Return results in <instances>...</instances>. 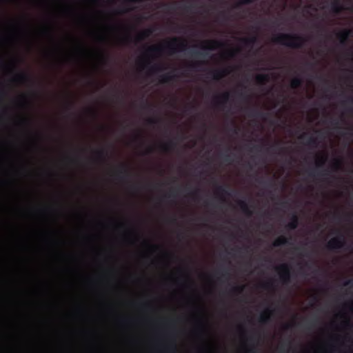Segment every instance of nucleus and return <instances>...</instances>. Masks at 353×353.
I'll use <instances>...</instances> for the list:
<instances>
[{
	"label": "nucleus",
	"mask_w": 353,
	"mask_h": 353,
	"mask_svg": "<svg viewBox=\"0 0 353 353\" xmlns=\"http://www.w3.org/2000/svg\"><path fill=\"white\" fill-rule=\"evenodd\" d=\"M187 43L185 41L174 37L168 41L165 46H152L148 48L147 52L151 54H158L164 50H167L170 54L176 52H182L187 49Z\"/></svg>",
	"instance_id": "1"
},
{
	"label": "nucleus",
	"mask_w": 353,
	"mask_h": 353,
	"mask_svg": "<svg viewBox=\"0 0 353 353\" xmlns=\"http://www.w3.org/2000/svg\"><path fill=\"white\" fill-rule=\"evenodd\" d=\"M306 39L294 34L281 33L273 39V42L294 49H299L304 46Z\"/></svg>",
	"instance_id": "2"
},
{
	"label": "nucleus",
	"mask_w": 353,
	"mask_h": 353,
	"mask_svg": "<svg viewBox=\"0 0 353 353\" xmlns=\"http://www.w3.org/2000/svg\"><path fill=\"white\" fill-rule=\"evenodd\" d=\"M96 226L103 229L121 232L132 230L135 228V223L130 221H120L115 219H110L106 221H97Z\"/></svg>",
	"instance_id": "3"
},
{
	"label": "nucleus",
	"mask_w": 353,
	"mask_h": 353,
	"mask_svg": "<svg viewBox=\"0 0 353 353\" xmlns=\"http://www.w3.org/2000/svg\"><path fill=\"white\" fill-rule=\"evenodd\" d=\"M279 273L280 278L284 285H288L290 283V267L283 263L277 268Z\"/></svg>",
	"instance_id": "4"
},
{
	"label": "nucleus",
	"mask_w": 353,
	"mask_h": 353,
	"mask_svg": "<svg viewBox=\"0 0 353 353\" xmlns=\"http://www.w3.org/2000/svg\"><path fill=\"white\" fill-rule=\"evenodd\" d=\"M299 225V216L296 212H293L290 214V221L284 225V230L286 232L295 230Z\"/></svg>",
	"instance_id": "5"
},
{
	"label": "nucleus",
	"mask_w": 353,
	"mask_h": 353,
	"mask_svg": "<svg viewBox=\"0 0 353 353\" xmlns=\"http://www.w3.org/2000/svg\"><path fill=\"white\" fill-rule=\"evenodd\" d=\"M0 243H97V241H0Z\"/></svg>",
	"instance_id": "6"
},
{
	"label": "nucleus",
	"mask_w": 353,
	"mask_h": 353,
	"mask_svg": "<svg viewBox=\"0 0 353 353\" xmlns=\"http://www.w3.org/2000/svg\"><path fill=\"white\" fill-rule=\"evenodd\" d=\"M229 99L230 93L228 92L223 93L221 96L214 98L216 105L219 108H223L225 105L228 102Z\"/></svg>",
	"instance_id": "7"
},
{
	"label": "nucleus",
	"mask_w": 353,
	"mask_h": 353,
	"mask_svg": "<svg viewBox=\"0 0 353 353\" xmlns=\"http://www.w3.org/2000/svg\"><path fill=\"white\" fill-rule=\"evenodd\" d=\"M224 43L216 41V40H209L205 41V45L202 46L201 48L203 50H214L218 48L223 47Z\"/></svg>",
	"instance_id": "8"
},
{
	"label": "nucleus",
	"mask_w": 353,
	"mask_h": 353,
	"mask_svg": "<svg viewBox=\"0 0 353 353\" xmlns=\"http://www.w3.org/2000/svg\"><path fill=\"white\" fill-rule=\"evenodd\" d=\"M272 313V310L270 308H267L260 315L259 321L260 323L263 325L268 324L271 321V314Z\"/></svg>",
	"instance_id": "9"
},
{
	"label": "nucleus",
	"mask_w": 353,
	"mask_h": 353,
	"mask_svg": "<svg viewBox=\"0 0 353 353\" xmlns=\"http://www.w3.org/2000/svg\"><path fill=\"white\" fill-rule=\"evenodd\" d=\"M130 176V172L124 165H121L117 171V178L121 181L125 180Z\"/></svg>",
	"instance_id": "10"
},
{
	"label": "nucleus",
	"mask_w": 353,
	"mask_h": 353,
	"mask_svg": "<svg viewBox=\"0 0 353 353\" xmlns=\"http://www.w3.org/2000/svg\"><path fill=\"white\" fill-rule=\"evenodd\" d=\"M238 204L241 210V211L248 217H250L253 215V211L250 209V206L244 200H239L238 201Z\"/></svg>",
	"instance_id": "11"
},
{
	"label": "nucleus",
	"mask_w": 353,
	"mask_h": 353,
	"mask_svg": "<svg viewBox=\"0 0 353 353\" xmlns=\"http://www.w3.org/2000/svg\"><path fill=\"white\" fill-rule=\"evenodd\" d=\"M12 81L17 83H26L30 81V79L25 72H19L14 76Z\"/></svg>",
	"instance_id": "12"
},
{
	"label": "nucleus",
	"mask_w": 353,
	"mask_h": 353,
	"mask_svg": "<svg viewBox=\"0 0 353 353\" xmlns=\"http://www.w3.org/2000/svg\"><path fill=\"white\" fill-rule=\"evenodd\" d=\"M350 33L351 31L350 30H344L337 34V38L342 45L346 44Z\"/></svg>",
	"instance_id": "13"
},
{
	"label": "nucleus",
	"mask_w": 353,
	"mask_h": 353,
	"mask_svg": "<svg viewBox=\"0 0 353 353\" xmlns=\"http://www.w3.org/2000/svg\"><path fill=\"white\" fill-rule=\"evenodd\" d=\"M351 217L352 214H346L343 216H342V215L339 212H334L333 214H332V219L336 223L341 222L343 218H344L345 221H347Z\"/></svg>",
	"instance_id": "14"
},
{
	"label": "nucleus",
	"mask_w": 353,
	"mask_h": 353,
	"mask_svg": "<svg viewBox=\"0 0 353 353\" xmlns=\"http://www.w3.org/2000/svg\"><path fill=\"white\" fill-rule=\"evenodd\" d=\"M152 32H153V30L150 28L141 31L137 35V37L135 38V41L140 42V41H143L145 39H146L147 37L150 36L151 34L152 33Z\"/></svg>",
	"instance_id": "15"
},
{
	"label": "nucleus",
	"mask_w": 353,
	"mask_h": 353,
	"mask_svg": "<svg viewBox=\"0 0 353 353\" xmlns=\"http://www.w3.org/2000/svg\"><path fill=\"white\" fill-rule=\"evenodd\" d=\"M228 73L229 70L228 69L214 70L212 72V78L216 81H219Z\"/></svg>",
	"instance_id": "16"
},
{
	"label": "nucleus",
	"mask_w": 353,
	"mask_h": 353,
	"mask_svg": "<svg viewBox=\"0 0 353 353\" xmlns=\"http://www.w3.org/2000/svg\"><path fill=\"white\" fill-rule=\"evenodd\" d=\"M0 245H96V244H0Z\"/></svg>",
	"instance_id": "17"
},
{
	"label": "nucleus",
	"mask_w": 353,
	"mask_h": 353,
	"mask_svg": "<svg viewBox=\"0 0 353 353\" xmlns=\"http://www.w3.org/2000/svg\"><path fill=\"white\" fill-rule=\"evenodd\" d=\"M331 10L333 13L339 14L343 10V7L341 6L339 0H334L331 5Z\"/></svg>",
	"instance_id": "18"
},
{
	"label": "nucleus",
	"mask_w": 353,
	"mask_h": 353,
	"mask_svg": "<svg viewBox=\"0 0 353 353\" xmlns=\"http://www.w3.org/2000/svg\"><path fill=\"white\" fill-rule=\"evenodd\" d=\"M241 40L245 46L251 48L257 42V37L253 36L250 38H243Z\"/></svg>",
	"instance_id": "19"
},
{
	"label": "nucleus",
	"mask_w": 353,
	"mask_h": 353,
	"mask_svg": "<svg viewBox=\"0 0 353 353\" xmlns=\"http://www.w3.org/2000/svg\"><path fill=\"white\" fill-rule=\"evenodd\" d=\"M176 146V142L173 140H170L168 143L161 145V149L165 152H170L174 150Z\"/></svg>",
	"instance_id": "20"
},
{
	"label": "nucleus",
	"mask_w": 353,
	"mask_h": 353,
	"mask_svg": "<svg viewBox=\"0 0 353 353\" xmlns=\"http://www.w3.org/2000/svg\"><path fill=\"white\" fill-rule=\"evenodd\" d=\"M256 81L258 83L263 85L270 80V76L268 74H260L256 76Z\"/></svg>",
	"instance_id": "21"
},
{
	"label": "nucleus",
	"mask_w": 353,
	"mask_h": 353,
	"mask_svg": "<svg viewBox=\"0 0 353 353\" xmlns=\"http://www.w3.org/2000/svg\"><path fill=\"white\" fill-rule=\"evenodd\" d=\"M163 221L165 223L171 225H176L178 224V219L175 215L166 216L164 217Z\"/></svg>",
	"instance_id": "22"
},
{
	"label": "nucleus",
	"mask_w": 353,
	"mask_h": 353,
	"mask_svg": "<svg viewBox=\"0 0 353 353\" xmlns=\"http://www.w3.org/2000/svg\"><path fill=\"white\" fill-rule=\"evenodd\" d=\"M303 84V79L301 77H295L290 82L292 88L296 89L301 87Z\"/></svg>",
	"instance_id": "23"
},
{
	"label": "nucleus",
	"mask_w": 353,
	"mask_h": 353,
	"mask_svg": "<svg viewBox=\"0 0 353 353\" xmlns=\"http://www.w3.org/2000/svg\"><path fill=\"white\" fill-rule=\"evenodd\" d=\"M244 290V285H235L232 287L230 292L232 295H239L242 294Z\"/></svg>",
	"instance_id": "24"
},
{
	"label": "nucleus",
	"mask_w": 353,
	"mask_h": 353,
	"mask_svg": "<svg viewBox=\"0 0 353 353\" xmlns=\"http://www.w3.org/2000/svg\"><path fill=\"white\" fill-rule=\"evenodd\" d=\"M176 76L170 74H165L161 77V81L162 83H168L176 79Z\"/></svg>",
	"instance_id": "25"
},
{
	"label": "nucleus",
	"mask_w": 353,
	"mask_h": 353,
	"mask_svg": "<svg viewBox=\"0 0 353 353\" xmlns=\"http://www.w3.org/2000/svg\"><path fill=\"white\" fill-rule=\"evenodd\" d=\"M327 161V155H322L320 157H317L316 158V167L321 168L323 167Z\"/></svg>",
	"instance_id": "26"
},
{
	"label": "nucleus",
	"mask_w": 353,
	"mask_h": 353,
	"mask_svg": "<svg viewBox=\"0 0 353 353\" xmlns=\"http://www.w3.org/2000/svg\"><path fill=\"white\" fill-rule=\"evenodd\" d=\"M216 192L221 195H230V192L227 190V188L223 185H218L216 187Z\"/></svg>",
	"instance_id": "27"
},
{
	"label": "nucleus",
	"mask_w": 353,
	"mask_h": 353,
	"mask_svg": "<svg viewBox=\"0 0 353 353\" xmlns=\"http://www.w3.org/2000/svg\"><path fill=\"white\" fill-rule=\"evenodd\" d=\"M164 69L161 64H154L150 67V71L151 73L155 74L163 71Z\"/></svg>",
	"instance_id": "28"
},
{
	"label": "nucleus",
	"mask_w": 353,
	"mask_h": 353,
	"mask_svg": "<svg viewBox=\"0 0 353 353\" xmlns=\"http://www.w3.org/2000/svg\"><path fill=\"white\" fill-rule=\"evenodd\" d=\"M96 155L98 159L99 160H105L106 159V157L108 155V152L106 150L101 149L99 150H97L96 152Z\"/></svg>",
	"instance_id": "29"
},
{
	"label": "nucleus",
	"mask_w": 353,
	"mask_h": 353,
	"mask_svg": "<svg viewBox=\"0 0 353 353\" xmlns=\"http://www.w3.org/2000/svg\"><path fill=\"white\" fill-rule=\"evenodd\" d=\"M306 144L307 145H310V146H312L313 148H316L317 145H318V141H317V139L312 137V136H310L308 139H307V141L306 143Z\"/></svg>",
	"instance_id": "30"
},
{
	"label": "nucleus",
	"mask_w": 353,
	"mask_h": 353,
	"mask_svg": "<svg viewBox=\"0 0 353 353\" xmlns=\"http://www.w3.org/2000/svg\"><path fill=\"white\" fill-rule=\"evenodd\" d=\"M191 54L195 57H205L207 56V53L203 51L199 50H191Z\"/></svg>",
	"instance_id": "31"
},
{
	"label": "nucleus",
	"mask_w": 353,
	"mask_h": 353,
	"mask_svg": "<svg viewBox=\"0 0 353 353\" xmlns=\"http://www.w3.org/2000/svg\"><path fill=\"white\" fill-rule=\"evenodd\" d=\"M341 167V161L340 159H335L332 164V168L334 170H339Z\"/></svg>",
	"instance_id": "32"
},
{
	"label": "nucleus",
	"mask_w": 353,
	"mask_h": 353,
	"mask_svg": "<svg viewBox=\"0 0 353 353\" xmlns=\"http://www.w3.org/2000/svg\"><path fill=\"white\" fill-rule=\"evenodd\" d=\"M330 248H341L344 247L345 245H353V244H325Z\"/></svg>",
	"instance_id": "33"
},
{
	"label": "nucleus",
	"mask_w": 353,
	"mask_h": 353,
	"mask_svg": "<svg viewBox=\"0 0 353 353\" xmlns=\"http://www.w3.org/2000/svg\"><path fill=\"white\" fill-rule=\"evenodd\" d=\"M256 0H240L236 4V7L242 5H249L254 3Z\"/></svg>",
	"instance_id": "34"
},
{
	"label": "nucleus",
	"mask_w": 353,
	"mask_h": 353,
	"mask_svg": "<svg viewBox=\"0 0 353 353\" xmlns=\"http://www.w3.org/2000/svg\"><path fill=\"white\" fill-rule=\"evenodd\" d=\"M203 64L202 62H197L188 66V69L190 70H197L199 67Z\"/></svg>",
	"instance_id": "35"
},
{
	"label": "nucleus",
	"mask_w": 353,
	"mask_h": 353,
	"mask_svg": "<svg viewBox=\"0 0 353 353\" xmlns=\"http://www.w3.org/2000/svg\"><path fill=\"white\" fill-rule=\"evenodd\" d=\"M264 115H265L264 113H263L261 112H259L257 110H252V116L263 117Z\"/></svg>",
	"instance_id": "36"
},
{
	"label": "nucleus",
	"mask_w": 353,
	"mask_h": 353,
	"mask_svg": "<svg viewBox=\"0 0 353 353\" xmlns=\"http://www.w3.org/2000/svg\"><path fill=\"white\" fill-rule=\"evenodd\" d=\"M148 123L150 125H156L160 121L159 119H154V118H150L147 120Z\"/></svg>",
	"instance_id": "37"
},
{
	"label": "nucleus",
	"mask_w": 353,
	"mask_h": 353,
	"mask_svg": "<svg viewBox=\"0 0 353 353\" xmlns=\"http://www.w3.org/2000/svg\"><path fill=\"white\" fill-rule=\"evenodd\" d=\"M248 243H252L251 241H249ZM255 243H266L265 241H256ZM271 243H290L289 241H288L287 240L285 239H278V240H276V241H272Z\"/></svg>",
	"instance_id": "38"
},
{
	"label": "nucleus",
	"mask_w": 353,
	"mask_h": 353,
	"mask_svg": "<svg viewBox=\"0 0 353 353\" xmlns=\"http://www.w3.org/2000/svg\"><path fill=\"white\" fill-rule=\"evenodd\" d=\"M165 347L167 350H174L176 348V345L173 343H168Z\"/></svg>",
	"instance_id": "39"
},
{
	"label": "nucleus",
	"mask_w": 353,
	"mask_h": 353,
	"mask_svg": "<svg viewBox=\"0 0 353 353\" xmlns=\"http://www.w3.org/2000/svg\"><path fill=\"white\" fill-rule=\"evenodd\" d=\"M223 160L225 161V162H231L232 161V159H231V155L229 154H226L223 156Z\"/></svg>",
	"instance_id": "40"
},
{
	"label": "nucleus",
	"mask_w": 353,
	"mask_h": 353,
	"mask_svg": "<svg viewBox=\"0 0 353 353\" xmlns=\"http://www.w3.org/2000/svg\"><path fill=\"white\" fill-rule=\"evenodd\" d=\"M237 50H231L228 52V56L230 58H232L235 56Z\"/></svg>",
	"instance_id": "41"
},
{
	"label": "nucleus",
	"mask_w": 353,
	"mask_h": 353,
	"mask_svg": "<svg viewBox=\"0 0 353 353\" xmlns=\"http://www.w3.org/2000/svg\"><path fill=\"white\" fill-rule=\"evenodd\" d=\"M199 190V189H196V190L192 192L190 195L194 199H196Z\"/></svg>",
	"instance_id": "42"
},
{
	"label": "nucleus",
	"mask_w": 353,
	"mask_h": 353,
	"mask_svg": "<svg viewBox=\"0 0 353 353\" xmlns=\"http://www.w3.org/2000/svg\"><path fill=\"white\" fill-rule=\"evenodd\" d=\"M272 287V283L270 282L266 283L263 285V288L265 289H267V290L271 288Z\"/></svg>",
	"instance_id": "43"
},
{
	"label": "nucleus",
	"mask_w": 353,
	"mask_h": 353,
	"mask_svg": "<svg viewBox=\"0 0 353 353\" xmlns=\"http://www.w3.org/2000/svg\"><path fill=\"white\" fill-rule=\"evenodd\" d=\"M246 353H256L255 346H252L247 350Z\"/></svg>",
	"instance_id": "44"
},
{
	"label": "nucleus",
	"mask_w": 353,
	"mask_h": 353,
	"mask_svg": "<svg viewBox=\"0 0 353 353\" xmlns=\"http://www.w3.org/2000/svg\"><path fill=\"white\" fill-rule=\"evenodd\" d=\"M10 225V223H8V222H6V221H3L1 218H0V227H2V226H8Z\"/></svg>",
	"instance_id": "45"
},
{
	"label": "nucleus",
	"mask_w": 353,
	"mask_h": 353,
	"mask_svg": "<svg viewBox=\"0 0 353 353\" xmlns=\"http://www.w3.org/2000/svg\"><path fill=\"white\" fill-rule=\"evenodd\" d=\"M230 276V273L228 272V271H225L224 272H223L222 274V277H224L227 279H228Z\"/></svg>",
	"instance_id": "46"
},
{
	"label": "nucleus",
	"mask_w": 353,
	"mask_h": 353,
	"mask_svg": "<svg viewBox=\"0 0 353 353\" xmlns=\"http://www.w3.org/2000/svg\"><path fill=\"white\" fill-rule=\"evenodd\" d=\"M142 107L144 109H149V110L152 109V105H150V104H149L148 103L143 104V105Z\"/></svg>",
	"instance_id": "47"
},
{
	"label": "nucleus",
	"mask_w": 353,
	"mask_h": 353,
	"mask_svg": "<svg viewBox=\"0 0 353 353\" xmlns=\"http://www.w3.org/2000/svg\"><path fill=\"white\" fill-rule=\"evenodd\" d=\"M347 55L348 57L349 60L350 61H352V59H353V54H352V52H348L347 53Z\"/></svg>",
	"instance_id": "48"
},
{
	"label": "nucleus",
	"mask_w": 353,
	"mask_h": 353,
	"mask_svg": "<svg viewBox=\"0 0 353 353\" xmlns=\"http://www.w3.org/2000/svg\"><path fill=\"white\" fill-rule=\"evenodd\" d=\"M152 152H153V148L152 147H149L146 152H145V154H151Z\"/></svg>",
	"instance_id": "49"
},
{
	"label": "nucleus",
	"mask_w": 353,
	"mask_h": 353,
	"mask_svg": "<svg viewBox=\"0 0 353 353\" xmlns=\"http://www.w3.org/2000/svg\"><path fill=\"white\" fill-rule=\"evenodd\" d=\"M331 123H332V125H334V128H336L339 127V122H338L337 121H335V120H334V121H332L331 122Z\"/></svg>",
	"instance_id": "50"
},
{
	"label": "nucleus",
	"mask_w": 353,
	"mask_h": 353,
	"mask_svg": "<svg viewBox=\"0 0 353 353\" xmlns=\"http://www.w3.org/2000/svg\"><path fill=\"white\" fill-rule=\"evenodd\" d=\"M141 136L139 134H136L134 137V141H141Z\"/></svg>",
	"instance_id": "51"
},
{
	"label": "nucleus",
	"mask_w": 353,
	"mask_h": 353,
	"mask_svg": "<svg viewBox=\"0 0 353 353\" xmlns=\"http://www.w3.org/2000/svg\"><path fill=\"white\" fill-rule=\"evenodd\" d=\"M232 123H233V125H234V128L232 129V132H233L234 133L237 134V132H238V130H239V129H238V128H237V127L234 125V122H233Z\"/></svg>",
	"instance_id": "52"
},
{
	"label": "nucleus",
	"mask_w": 353,
	"mask_h": 353,
	"mask_svg": "<svg viewBox=\"0 0 353 353\" xmlns=\"http://www.w3.org/2000/svg\"><path fill=\"white\" fill-rule=\"evenodd\" d=\"M131 189L133 190H138L139 189V186L137 185H132L130 186Z\"/></svg>",
	"instance_id": "53"
},
{
	"label": "nucleus",
	"mask_w": 353,
	"mask_h": 353,
	"mask_svg": "<svg viewBox=\"0 0 353 353\" xmlns=\"http://www.w3.org/2000/svg\"><path fill=\"white\" fill-rule=\"evenodd\" d=\"M165 196L168 197V198H170V197H175L176 195L174 194L173 192H171L170 194L165 195Z\"/></svg>",
	"instance_id": "54"
},
{
	"label": "nucleus",
	"mask_w": 353,
	"mask_h": 353,
	"mask_svg": "<svg viewBox=\"0 0 353 353\" xmlns=\"http://www.w3.org/2000/svg\"><path fill=\"white\" fill-rule=\"evenodd\" d=\"M291 327H292L291 324H286V325H284V330H289V329L291 328Z\"/></svg>",
	"instance_id": "55"
},
{
	"label": "nucleus",
	"mask_w": 353,
	"mask_h": 353,
	"mask_svg": "<svg viewBox=\"0 0 353 353\" xmlns=\"http://www.w3.org/2000/svg\"><path fill=\"white\" fill-rule=\"evenodd\" d=\"M270 245H272L273 247H279L280 245H283L284 244H276V243H274V244H269Z\"/></svg>",
	"instance_id": "56"
},
{
	"label": "nucleus",
	"mask_w": 353,
	"mask_h": 353,
	"mask_svg": "<svg viewBox=\"0 0 353 353\" xmlns=\"http://www.w3.org/2000/svg\"><path fill=\"white\" fill-rule=\"evenodd\" d=\"M281 205L283 207H287V205H288V202H286V201L282 202V203H281Z\"/></svg>",
	"instance_id": "57"
},
{
	"label": "nucleus",
	"mask_w": 353,
	"mask_h": 353,
	"mask_svg": "<svg viewBox=\"0 0 353 353\" xmlns=\"http://www.w3.org/2000/svg\"><path fill=\"white\" fill-rule=\"evenodd\" d=\"M21 121L24 123H28L29 122V120L28 119H25V118H23Z\"/></svg>",
	"instance_id": "58"
},
{
	"label": "nucleus",
	"mask_w": 353,
	"mask_h": 353,
	"mask_svg": "<svg viewBox=\"0 0 353 353\" xmlns=\"http://www.w3.org/2000/svg\"><path fill=\"white\" fill-rule=\"evenodd\" d=\"M321 175L327 176L328 175V172L327 171H323V172L321 173Z\"/></svg>",
	"instance_id": "59"
},
{
	"label": "nucleus",
	"mask_w": 353,
	"mask_h": 353,
	"mask_svg": "<svg viewBox=\"0 0 353 353\" xmlns=\"http://www.w3.org/2000/svg\"><path fill=\"white\" fill-rule=\"evenodd\" d=\"M124 39L126 41H131V37L130 36H127Z\"/></svg>",
	"instance_id": "60"
},
{
	"label": "nucleus",
	"mask_w": 353,
	"mask_h": 353,
	"mask_svg": "<svg viewBox=\"0 0 353 353\" xmlns=\"http://www.w3.org/2000/svg\"><path fill=\"white\" fill-rule=\"evenodd\" d=\"M344 325H346V326H349L350 327V323L349 321H347L344 323Z\"/></svg>",
	"instance_id": "61"
},
{
	"label": "nucleus",
	"mask_w": 353,
	"mask_h": 353,
	"mask_svg": "<svg viewBox=\"0 0 353 353\" xmlns=\"http://www.w3.org/2000/svg\"><path fill=\"white\" fill-rule=\"evenodd\" d=\"M148 305H149V304H148V303H146L141 304V306H142L143 307H148Z\"/></svg>",
	"instance_id": "62"
},
{
	"label": "nucleus",
	"mask_w": 353,
	"mask_h": 353,
	"mask_svg": "<svg viewBox=\"0 0 353 353\" xmlns=\"http://www.w3.org/2000/svg\"><path fill=\"white\" fill-rule=\"evenodd\" d=\"M241 96L243 97H245L246 99H249V96H245L243 93H241Z\"/></svg>",
	"instance_id": "63"
},
{
	"label": "nucleus",
	"mask_w": 353,
	"mask_h": 353,
	"mask_svg": "<svg viewBox=\"0 0 353 353\" xmlns=\"http://www.w3.org/2000/svg\"><path fill=\"white\" fill-rule=\"evenodd\" d=\"M89 111H90L92 114H94V115L96 114V112H95V110H92V109H89Z\"/></svg>",
	"instance_id": "64"
}]
</instances>
